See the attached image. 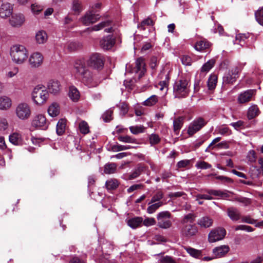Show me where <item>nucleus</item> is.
<instances>
[{
    "label": "nucleus",
    "mask_w": 263,
    "mask_h": 263,
    "mask_svg": "<svg viewBox=\"0 0 263 263\" xmlns=\"http://www.w3.org/2000/svg\"><path fill=\"white\" fill-rule=\"evenodd\" d=\"M35 40L37 44H44L47 40V35L44 31H39L35 35Z\"/></svg>",
    "instance_id": "c756f323"
},
{
    "label": "nucleus",
    "mask_w": 263,
    "mask_h": 263,
    "mask_svg": "<svg viewBox=\"0 0 263 263\" xmlns=\"http://www.w3.org/2000/svg\"><path fill=\"white\" fill-rule=\"evenodd\" d=\"M197 224L201 228H208L212 226L213 219L208 216H203L198 219Z\"/></svg>",
    "instance_id": "b1692460"
},
{
    "label": "nucleus",
    "mask_w": 263,
    "mask_h": 263,
    "mask_svg": "<svg viewBox=\"0 0 263 263\" xmlns=\"http://www.w3.org/2000/svg\"><path fill=\"white\" fill-rule=\"evenodd\" d=\"M66 127V121L64 119H61L57 124L56 132L58 135H62L65 132Z\"/></svg>",
    "instance_id": "f704fd0d"
},
{
    "label": "nucleus",
    "mask_w": 263,
    "mask_h": 263,
    "mask_svg": "<svg viewBox=\"0 0 263 263\" xmlns=\"http://www.w3.org/2000/svg\"><path fill=\"white\" fill-rule=\"evenodd\" d=\"M163 194L161 191H158L152 198L151 200L148 204L155 203L156 202H161L160 200L163 198Z\"/></svg>",
    "instance_id": "de8ad7c7"
},
{
    "label": "nucleus",
    "mask_w": 263,
    "mask_h": 263,
    "mask_svg": "<svg viewBox=\"0 0 263 263\" xmlns=\"http://www.w3.org/2000/svg\"><path fill=\"white\" fill-rule=\"evenodd\" d=\"M31 124L33 127L46 129L48 127V123L43 115L39 114L35 116L33 119Z\"/></svg>",
    "instance_id": "ddd939ff"
},
{
    "label": "nucleus",
    "mask_w": 263,
    "mask_h": 263,
    "mask_svg": "<svg viewBox=\"0 0 263 263\" xmlns=\"http://www.w3.org/2000/svg\"><path fill=\"white\" fill-rule=\"evenodd\" d=\"M186 251L192 257L195 258H199L202 255L201 250H197L191 247H184Z\"/></svg>",
    "instance_id": "473e14b6"
},
{
    "label": "nucleus",
    "mask_w": 263,
    "mask_h": 263,
    "mask_svg": "<svg viewBox=\"0 0 263 263\" xmlns=\"http://www.w3.org/2000/svg\"><path fill=\"white\" fill-rule=\"evenodd\" d=\"M100 18L99 14L93 13L92 12L90 11L87 12L85 15L81 18V22L85 25H89L90 24L96 22Z\"/></svg>",
    "instance_id": "a211bd4d"
},
{
    "label": "nucleus",
    "mask_w": 263,
    "mask_h": 263,
    "mask_svg": "<svg viewBox=\"0 0 263 263\" xmlns=\"http://www.w3.org/2000/svg\"><path fill=\"white\" fill-rule=\"evenodd\" d=\"M196 167L198 169H207L211 167V165L205 161H199L196 164Z\"/></svg>",
    "instance_id": "6e6d98bb"
},
{
    "label": "nucleus",
    "mask_w": 263,
    "mask_h": 263,
    "mask_svg": "<svg viewBox=\"0 0 263 263\" xmlns=\"http://www.w3.org/2000/svg\"><path fill=\"white\" fill-rule=\"evenodd\" d=\"M12 106V101L8 97L2 96L0 97V110H8Z\"/></svg>",
    "instance_id": "5701e85b"
},
{
    "label": "nucleus",
    "mask_w": 263,
    "mask_h": 263,
    "mask_svg": "<svg viewBox=\"0 0 263 263\" xmlns=\"http://www.w3.org/2000/svg\"><path fill=\"white\" fill-rule=\"evenodd\" d=\"M43 59V56L41 53L35 52L30 55L28 62L31 67L37 68L42 65Z\"/></svg>",
    "instance_id": "9b49d317"
},
{
    "label": "nucleus",
    "mask_w": 263,
    "mask_h": 263,
    "mask_svg": "<svg viewBox=\"0 0 263 263\" xmlns=\"http://www.w3.org/2000/svg\"><path fill=\"white\" fill-rule=\"evenodd\" d=\"M173 88L176 97H184L188 92L187 83H174Z\"/></svg>",
    "instance_id": "2eb2a0df"
},
{
    "label": "nucleus",
    "mask_w": 263,
    "mask_h": 263,
    "mask_svg": "<svg viewBox=\"0 0 263 263\" xmlns=\"http://www.w3.org/2000/svg\"><path fill=\"white\" fill-rule=\"evenodd\" d=\"M25 22V17L22 14L18 13L12 15L9 20L11 25L13 27H18L23 25Z\"/></svg>",
    "instance_id": "412c9836"
},
{
    "label": "nucleus",
    "mask_w": 263,
    "mask_h": 263,
    "mask_svg": "<svg viewBox=\"0 0 263 263\" xmlns=\"http://www.w3.org/2000/svg\"><path fill=\"white\" fill-rule=\"evenodd\" d=\"M247 36L245 34H238L236 35L235 44L242 46L241 42H244Z\"/></svg>",
    "instance_id": "603ef678"
},
{
    "label": "nucleus",
    "mask_w": 263,
    "mask_h": 263,
    "mask_svg": "<svg viewBox=\"0 0 263 263\" xmlns=\"http://www.w3.org/2000/svg\"><path fill=\"white\" fill-rule=\"evenodd\" d=\"M42 10L43 7L40 5L34 4L31 5V10L34 14H39Z\"/></svg>",
    "instance_id": "e2e57ef3"
},
{
    "label": "nucleus",
    "mask_w": 263,
    "mask_h": 263,
    "mask_svg": "<svg viewBox=\"0 0 263 263\" xmlns=\"http://www.w3.org/2000/svg\"><path fill=\"white\" fill-rule=\"evenodd\" d=\"M49 97L46 87L42 84H39L34 89L31 94L32 100L34 104L40 106L44 104Z\"/></svg>",
    "instance_id": "7ed1b4c3"
},
{
    "label": "nucleus",
    "mask_w": 263,
    "mask_h": 263,
    "mask_svg": "<svg viewBox=\"0 0 263 263\" xmlns=\"http://www.w3.org/2000/svg\"><path fill=\"white\" fill-rule=\"evenodd\" d=\"M10 55L14 63L17 64H22L27 60L28 52L24 46L16 44L11 48Z\"/></svg>",
    "instance_id": "f03ea898"
},
{
    "label": "nucleus",
    "mask_w": 263,
    "mask_h": 263,
    "mask_svg": "<svg viewBox=\"0 0 263 263\" xmlns=\"http://www.w3.org/2000/svg\"><path fill=\"white\" fill-rule=\"evenodd\" d=\"M60 105L56 102L52 103L48 107V112L50 116L54 117L60 114Z\"/></svg>",
    "instance_id": "a878e982"
},
{
    "label": "nucleus",
    "mask_w": 263,
    "mask_h": 263,
    "mask_svg": "<svg viewBox=\"0 0 263 263\" xmlns=\"http://www.w3.org/2000/svg\"><path fill=\"white\" fill-rule=\"evenodd\" d=\"M259 113L260 111L257 106L255 104H252L248 108L247 117L249 120H251L257 116Z\"/></svg>",
    "instance_id": "cd10ccee"
},
{
    "label": "nucleus",
    "mask_w": 263,
    "mask_h": 263,
    "mask_svg": "<svg viewBox=\"0 0 263 263\" xmlns=\"http://www.w3.org/2000/svg\"><path fill=\"white\" fill-rule=\"evenodd\" d=\"M205 124V121L201 118L194 120L189 125L187 133L190 136H192L195 133L199 131Z\"/></svg>",
    "instance_id": "f8f14e48"
},
{
    "label": "nucleus",
    "mask_w": 263,
    "mask_h": 263,
    "mask_svg": "<svg viewBox=\"0 0 263 263\" xmlns=\"http://www.w3.org/2000/svg\"><path fill=\"white\" fill-rule=\"evenodd\" d=\"M216 63V60L215 59L213 58L209 60L205 63H204L202 67L201 68V71L204 72H207L211 69L215 65Z\"/></svg>",
    "instance_id": "2f4dec72"
},
{
    "label": "nucleus",
    "mask_w": 263,
    "mask_h": 263,
    "mask_svg": "<svg viewBox=\"0 0 263 263\" xmlns=\"http://www.w3.org/2000/svg\"><path fill=\"white\" fill-rule=\"evenodd\" d=\"M133 147V146H131L130 145H123L117 144L112 145L111 148L114 152H117L119 151L130 149Z\"/></svg>",
    "instance_id": "a18cd8bd"
},
{
    "label": "nucleus",
    "mask_w": 263,
    "mask_h": 263,
    "mask_svg": "<svg viewBox=\"0 0 263 263\" xmlns=\"http://www.w3.org/2000/svg\"><path fill=\"white\" fill-rule=\"evenodd\" d=\"M183 121V118L179 117L177 118H175L173 121L174 131L177 135L179 134V130L182 126Z\"/></svg>",
    "instance_id": "7c9ffc66"
},
{
    "label": "nucleus",
    "mask_w": 263,
    "mask_h": 263,
    "mask_svg": "<svg viewBox=\"0 0 263 263\" xmlns=\"http://www.w3.org/2000/svg\"><path fill=\"white\" fill-rule=\"evenodd\" d=\"M159 261L161 263H176L172 257L167 255L161 257Z\"/></svg>",
    "instance_id": "4d7b16f0"
},
{
    "label": "nucleus",
    "mask_w": 263,
    "mask_h": 263,
    "mask_svg": "<svg viewBox=\"0 0 263 263\" xmlns=\"http://www.w3.org/2000/svg\"><path fill=\"white\" fill-rule=\"evenodd\" d=\"M235 231L242 230L248 232H251L254 231V229L249 226L246 225H239L236 227L235 228Z\"/></svg>",
    "instance_id": "13d9d810"
},
{
    "label": "nucleus",
    "mask_w": 263,
    "mask_h": 263,
    "mask_svg": "<svg viewBox=\"0 0 263 263\" xmlns=\"http://www.w3.org/2000/svg\"><path fill=\"white\" fill-rule=\"evenodd\" d=\"M149 140L151 145H155L158 144L160 142V138L158 135L152 134L149 136Z\"/></svg>",
    "instance_id": "3c124183"
},
{
    "label": "nucleus",
    "mask_w": 263,
    "mask_h": 263,
    "mask_svg": "<svg viewBox=\"0 0 263 263\" xmlns=\"http://www.w3.org/2000/svg\"><path fill=\"white\" fill-rule=\"evenodd\" d=\"M230 125L233 126L235 129L238 130L241 127L243 126L244 122L241 120H239L236 122L231 123Z\"/></svg>",
    "instance_id": "774afa93"
},
{
    "label": "nucleus",
    "mask_w": 263,
    "mask_h": 263,
    "mask_svg": "<svg viewBox=\"0 0 263 263\" xmlns=\"http://www.w3.org/2000/svg\"><path fill=\"white\" fill-rule=\"evenodd\" d=\"M47 87L49 91L54 94L58 93L61 89L60 83H48Z\"/></svg>",
    "instance_id": "4c0bfd02"
},
{
    "label": "nucleus",
    "mask_w": 263,
    "mask_h": 263,
    "mask_svg": "<svg viewBox=\"0 0 263 263\" xmlns=\"http://www.w3.org/2000/svg\"><path fill=\"white\" fill-rule=\"evenodd\" d=\"M9 141L14 145L20 146L23 144L24 139L22 135L18 132H14L9 137Z\"/></svg>",
    "instance_id": "4be33fe9"
},
{
    "label": "nucleus",
    "mask_w": 263,
    "mask_h": 263,
    "mask_svg": "<svg viewBox=\"0 0 263 263\" xmlns=\"http://www.w3.org/2000/svg\"><path fill=\"white\" fill-rule=\"evenodd\" d=\"M130 132L134 135H137L144 132L145 128L142 125L131 126L129 127Z\"/></svg>",
    "instance_id": "79ce46f5"
},
{
    "label": "nucleus",
    "mask_w": 263,
    "mask_h": 263,
    "mask_svg": "<svg viewBox=\"0 0 263 263\" xmlns=\"http://www.w3.org/2000/svg\"><path fill=\"white\" fill-rule=\"evenodd\" d=\"M169 197L172 198L182 197L183 199L186 200L187 196L186 194L183 192H177L170 193L169 194Z\"/></svg>",
    "instance_id": "052dcab7"
},
{
    "label": "nucleus",
    "mask_w": 263,
    "mask_h": 263,
    "mask_svg": "<svg viewBox=\"0 0 263 263\" xmlns=\"http://www.w3.org/2000/svg\"><path fill=\"white\" fill-rule=\"evenodd\" d=\"M208 194H198L196 196V200L199 199L212 200L213 199L212 195L220 197H228V194L226 192L220 190H209L206 191Z\"/></svg>",
    "instance_id": "6e6552de"
},
{
    "label": "nucleus",
    "mask_w": 263,
    "mask_h": 263,
    "mask_svg": "<svg viewBox=\"0 0 263 263\" xmlns=\"http://www.w3.org/2000/svg\"><path fill=\"white\" fill-rule=\"evenodd\" d=\"M115 39L110 35L104 36L100 41V47L103 50H109L115 44Z\"/></svg>",
    "instance_id": "dca6fc26"
},
{
    "label": "nucleus",
    "mask_w": 263,
    "mask_h": 263,
    "mask_svg": "<svg viewBox=\"0 0 263 263\" xmlns=\"http://www.w3.org/2000/svg\"><path fill=\"white\" fill-rule=\"evenodd\" d=\"M15 113L17 118L20 120H28L31 115L30 106L26 102H21L16 106Z\"/></svg>",
    "instance_id": "39448f33"
},
{
    "label": "nucleus",
    "mask_w": 263,
    "mask_h": 263,
    "mask_svg": "<svg viewBox=\"0 0 263 263\" xmlns=\"http://www.w3.org/2000/svg\"><path fill=\"white\" fill-rule=\"evenodd\" d=\"M146 71L144 59L142 57L138 58L135 62V79L137 78V80H140L144 76Z\"/></svg>",
    "instance_id": "9d476101"
},
{
    "label": "nucleus",
    "mask_w": 263,
    "mask_h": 263,
    "mask_svg": "<svg viewBox=\"0 0 263 263\" xmlns=\"http://www.w3.org/2000/svg\"><path fill=\"white\" fill-rule=\"evenodd\" d=\"M237 73H234L229 71L223 77V82H235L236 81Z\"/></svg>",
    "instance_id": "58836bf2"
},
{
    "label": "nucleus",
    "mask_w": 263,
    "mask_h": 263,
    "mask_svg": "<svg viewBox=\"0 0 263 263\" xmlns=\"http://www.w3.org/2000/svg\"><path fill=\"white\" fill-rule=\"evenodd\" d=\"M230 251V248L227 245H222L215 247L212 250L214 258H221L227 254Z\"/></svg>",
    "instance_id": "aec40b11"
},
{
    "label": "nucleus",
    "mask_w": 263,
    "mask_h": 263,
    "mask_svg": "<svg viewBox=\"0 0 263 263\" xmlns=\"http://www.w3.org/2000/svg\"><path fill=\"white\" fill-rule=\"evenodd\" d=\"M74 67L78 76L81 81H89L91 80L92 74L86 67V63L83 60H77Z\"/></svg>",
    "instance_id": "20e7f679"
},
{
    "label": "nucleus",
    "mask_w": 263,
    "mask_h": 263,
    "mask_svg": "<svg viewBox=\"0 0 263 263\" xmlns=\"http://www.w3.org/2000/svg\"><path fill=\"white\" fill-rule=\"evenodd\" d=\"M112 112L113 111L111 109L105 112L102 116L103 121H105V122H109L111 120H112Z\"/></svg>",
    "instance_id": "8fccbe9b"
},
{
    "label": "nucleus",
    "mask_w": 263,
    "mask_h": 263,
    "mask_svg": "<svg viewBox=\"0 0 263 263\" xmlns=\"http://www.w3.org/2000/svg\"><path fill=\"white\" fill-rule=\"evenodd\" d=\"M171 213L168 211H163L159 213L157 215L158 226L162 229H168L172 226L170 220Z\"/></svg>",
    "instance_id": "0eeeda50"
},
{
    "label": "nucleus",
    "mask_w": 263,
    "mask_h": 263,
    "mask_svg": "<svg viewBox=\"0 0 263 263\" xmlns=\"http://www.w3.org/2000/svg\"><path fill=\"white\" fill-rule=\"evenodd\" d=\"M209 43L207 41L203 40L199 41L196 43L195 46V48L197 51H200L209 48Z\"/></svg>",
    "instance_id": "72a5a7b5"
},
{
    "label": "nucleus",
    "mask_w": 263,
    "mask_h": 263,
    "mask_svg": "<svg viewBox=\"0 0 263 263\" xmlns=\"http://www.w3.org/2000/svg\"><path fill=\"white\" fill-rule=\"evenodd\" d=\"M227 213L228 216L233 221H237L240 218V213L236 208L233 207L228 208Z\"/></svg>",
    "instance_id": "393cba45"
},
{
    "label": "nucleus",
    "mask_w": 263,
    "mask_h": 263,
    "mask_svg": "<svg viewBox=\"0 0 263 263\" xmlns=\"http://www.w3.org/2000/svg\"><path fill=\"white\" fill-rule=\"evenodd\" d=\"M143 170L142 166H139L137 167L129 176L128 179L132 180L136 178L141 174V172Z\"/></svg>",
    "instance_id": "c03bdc74"
},
{
    "label": "nucleus",
    "mask_w": 263,
    "mask_h": 263,
    "mask_svg": "<svg viewBox=\"0 0 263 263\" xmlns=\"http://www.w3.org/2000/svg\"><path fill=\"white\" fill-rule=\"evenodd\" d=\"M247 157L249 162H255L256 160V155L255 151L253 150L250 151L248 153Z\"/></svg>",
    "instance_id": "680f3d73"
},
{
    "label": "nucleus",
    "mask_w": 263,
    "mask_h": 263,
    "mask_svg": "<svg viewBox=\"0 0 263 263\" xmlns=\"http://www.w3.org/2000/svg\"><path fill=\"white\" fill-rule=\"evenodd\" d=\"M118 139L122 142L124 143H137V140L133 138L131 136L126 135V136H120L118 137Z\"/></svg>",
    "instance_id": "ea45409f"
},
{
    "label": "nucleus",
    "mask_w": 263,
    "mask_h": 263,
    "mask_svg": "<svg viewBox=\"0 0 263 263\" xmlns=\"http://www.w3.org/2000/svg\"><path fill=\"white\" fill-rule=\"evenodd\" d=\"M196 216L193 213L184 215L180 221V233L183 237L190 238L196 235L198 229L195 223Z\"/></svg>",
    "instance_id": "f257e3e1"
},
{
    "label": "nucleus",
    "mask_w": 263,
    "mask_h": 263,
    "mask_svg": "<svg viewBox=\"0 0 263 263\" xmlns=\"http://www.w3.org/2000/svg\"><path fill=\"white\" fill-rule=\"evenodd\" d=\"M156 224V220L154 218H146L143 219L142 224L145 227L154 226Z\"/></svg>",
    "instance_id": "5fc2aeb1"
},
{
    "label": "nucleus",
    "mask_w": 263,
    "mask_h": 263,
    "mask_svg": "<svg viewBox=\"0 0 263 263\" xmlns=\"http://www.w3.org/2000/svg\"><path fill=\"white\" fill-rule=\"evenodd\" d=\"M79 128L80 132L83 134H87L89 132V126L87 123L84 121L80 122Z\"/></svg>",
    "instance_id": "a19ab883"
},
{
    "label": "nucleus",
    "mask_w": 263,
    "mask_h": 263,
    "mask_svg": "<svg viewBox=\"0 0 263 263\" xmlns=\"http://www.w3.org/2000/svg\"><path fill=\"white\" fill-rule=\"evenodd\" d=\"M13 6L9 3H3L0 6V17L3 18L9 17L13 12Z\"/></svg>",
    "instance_id": "f3484780"
},
{
    "label": "nucleus",
    "mask_w": 263,
    "mask_h": 263,
    "mask_svg": "<svg viewBox=\"0 0 263 263\" xmlns=\"http://www.w3.org/2000/svg\"><path fill=\"white\" fill-rule=\"evenodd\" d=\"M111 24L112 22L111 21L107 20L100 22L98 24L94 25L91 29L93 31H99L106 27H108L105 29V31L106 32H112Z\"/></svg>",
    "instance_id": "6ab92c4d"
},
{
    "label": "nucleus",
    "mask_w": 263,
    "mask_h": 263,
    "mask_svg": "<svg viewBox=\"0 0 263 263\" xmlns=\"http://www.w3.org/2000/svg\"><path fill=\"white\" fill-rule=\"evenodd\" d=\"M255 17L257 22L263 25V8L256 12Z\"/></svg>",
    "instance_id": "864d4df0"
},
{
    "label": "nucleus",
    "mask_w": 263,
    "mask_h": 263,
    "mask_svg": "<svg viewBox=\"0 0 263 263\" xmlns=\"http://www.w3.org/2000/svg\"><path fill=\"white\" fill-rule=\"evenodd\" d=\"M68 96L73 102H77L80 98V92L74 86H70L68 92Z\"/></svg>",
    "instance_id": "c85d7f7f"
},
{
    "label": "nucleus",
    "mask_w": 263,
    "mask_h": 263,
    "mask_svg": "<svg viewBox=\"0 0 263 263\" xmlns=\"http://www.w3.org/2000/svg\"><path fill=\"white\" fill-rule=\"evenodd\" d=\"M162 204V202H158L152 204L148 206L147 209V212L149 214H152L154 213Z\"/></svg>",
    "instance_id": "49530a36"
},
{
    "label": "nucleus",
    "mask_w": 263,
    "mask_h": 263,
    "mask_svg": "<svg viewBox=\"0 0 263 263\" xmlns=\"http://www.w3.org/2000/svg\"><path fill=\"white\" fill-rule=\"evenodd\" d=\"M256 94L255 89H249L240 93L237 98V102L239 104H243L250 101Z\"/></svg>",
    "instance_id": "4468645a"
},
{
    "label": "nucleus",
    "mask_w": 263,
    "mask_h": 263,
    "mask_svg": "<svg viewBox=\"0 0 263 263\" xmlns=\"http://www.w3.org/2000/svg\"><path fill=\"white\" fill-rule=\"evenodd\" d=\"M119 185V182L116 179H110L107 180L105 183V186L108 190L116 189Z\"/></svg>",
    "instance_id": "c9c22d12"
},
{
    "label": "nucleus",
    "mask_w": 263,
    "mask_h": 263,
    "mask_svg": "<svg viewBox=\"0 0 263 263\" xmlns=\"http://www.w3.org/2000/svg\"><path fill=\"white\" fill-rule=\"evenodd\" d=\"M181 61L182 64L185 66H190L192 62L191 58L186 55H182L181 57Z\"/></svg>",
    "instance_id": "bf43d9fd"
},
{
    "label": "nucleus",
    "mask_w": 263,
    "mask_h": 263,
    "mask_svg": "<svg viewBox=\"0 0 263 263\" xmlns=\"http://www.w3.org/2000/svg\"><path fill=\"white\" fill-rule=\"evenodd\" d=\"M158 101L157 97L155 95H153L144 101L143 104L145 106H153L155 105Z\"/></svg>",
    "instance_id": "37998d69"
},
{
    "label": "nucleus",
    "mask_w": 263,
    "mask_h": 263,
    "mask_svg": "<svg viewBox=\"0 0 263 263\" xmlns=\"http://www.w3.org/2000/svg\"><path fill=\"white\" fill-rule=\"evenodd\" d=\"M128 111V105L125 103H122L120 106V114L123 116L125 115Z\"/></svg>",
    "instance_id": "338daca9"
},
{
    "label": "nucleus",
    "mask_w": 263,
    "mask_h": 263,
    "mask_svg": "<svg viewBox=\"0 0 263 263\" xmlns=\"http://www.w3.org/2000/svg\"><path fill=\"white\" fill-rule=\"evenodd\" d=\"M117 165L114 163H107L104 166V172L106 174H113L116 172Z\"/></svg>",
    "instance_id": "e433bc0d"
},
{
    "label": "nucleus",
    "mask_w": 263,
    "mask_h": 263,
    "mask_svg": "<svg viewBox=\"0 0 263 263\" xmlns=\"http://www.w3.org/2000/svg\"><path fill=\"white\" fill-rule=\"evenodd\" d=\"M8 127V123L7 119L3 118L0 120V130H5Z\"/></svg>",
    "instance_id": "0e129e2a"
},
{
    "label": "nucleus",
    "mask_w": 263,
    "mask_h": 263,
    "mask_svg": "<svg viewBox=\"0 0 263 263\" xmlns=\"http://www.w3.org/2000/svg\"><path fill=\"white\" fill-rule=\"evenodd\" d=\"M143 218L141 217H136L128 220L127 224L132 229H136L142 225Z\"/></svg>",
    "instance_id": "bb28decb"
},
{
    "label": "nucleus",
    "mask_w": 263,
    "mask_h": 263,
    "mask_svg": "<svg viewBox=\"0 0 263 263\" xmlns=\"http://www.w3.org/2000/svg\"><path fill=\"white\" fill-rule=\"evenodd\" d=\"M226 235V231L222 228L213 229L209 234L208 240L211 243L221 240Z\"/></svg>",
    "instance_id": "1a4fd4ad"
},
{
    "label": "nucleus",
    "mask_w": 263,
    "mask_h": 263,
    "mask_svg": "<svg viewBox=\"0 0 263 263\" xmlns=\"http://www.w3.org/2000/svg\"><path fill=\"white\" fill-rule=\"evenodd\" d=\"M72 8L75 12L80 13L82 10L81 2L78 0H73Z\"/></svg>",
    "instance_id": "09e8293b"
},
{
    "label": "nucleus",
    "mask_w": 263,
    "mask_h": 263,
    "mask_svg": "<svg viewBox=\"0 0 263 263\" xmlns=\"http://www.w3.org/2000/svg\"><path fill=\"white\" fill-rule=\"evenodd\" d=\"M87 64L88 66L96 69L101 70L104 67V59L101 54L95 53L92 54L87 61Z\"/></svg>",
    "instance_id": "423d86ee"
},
{
    "label": "nucleus",
    "mask_w": 263,
    "mask_h": 263,
    "mask_svg": "<svg viewBox=\"0 0 263 263\" xmlns=\"http://www.w3.org/2000/svg\"><path fill=\"white\" fill-rule=\"evenodd\" d=\"M190 163V160H183L179 161L177 164L178 168H184L188 166Z\"/></svg>",
    "instance_id": "69168bd1"
}]
</instances>
